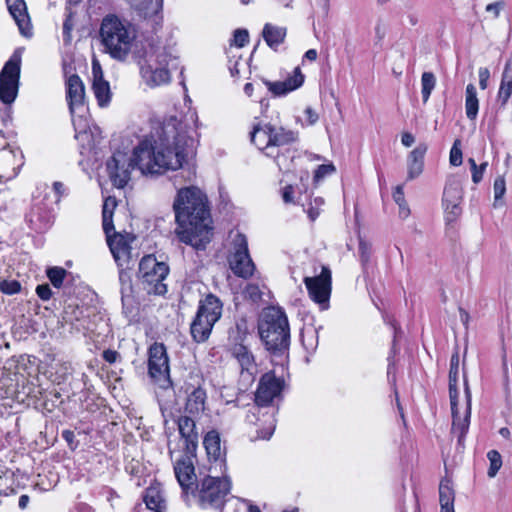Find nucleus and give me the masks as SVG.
Returning a JSON list of instances; mask_svg holds the SVG:
<instances>
[{"instance_id": "obj_48", "label": "nucleus", "mask_w": 512, "mask_h": 512, "mask_svg": "<svg viewBox=\"0 0 512 512\" xmlns=\"http://www.w3.org/2000/svg\"><path fill=\"white\" fill-rule=\"evenodd\" d=\"M372 252L371 244L364 239H359V255L360 260L363 266H366L369 263L370 256Z\"/></svg>"}, {"instance_id": "obj_31", "label": "nucleus", "mask_w": 512, "mask_h": 512, "mask_svg": "<svg viewBox=\"0 0 512 512\" xmlns=\"http://www.w3.org/2000/svg\"><path fill=\"white\" fill-rule=\"evenodd\" d=\"M262 35L267 45L272 49H276L284 42L286 29L267 23L263 28Z\"/></svg>"}, {"instance_id": "obj_25", "label": "nucleus", "mask_w": 512, "mask_h": 512, "mask_svg": "<svg viewBox=\"0 0 512 512\" xmlns=\"http://www.w3.org/2000/svg\"><path fill=\"white\" fill-rule=\"evenodd\" d=\"M223 304L221 300L214 294H208L199 302L196 315L205 320L217 322L222 315Z\"/></svg>"}, {"instance_id": "obj_46", "label": "nucleus", "mask_w": 512, "mask_h": 512, "mask_svg": "<svg viewBox=\"0 0 512 512\" xmlns=\"http://www.w3.org/2000/svg\"><path fill=\"white\" fill-rule=\"evenodd\" d=\"M244 297L253 303H258L262 299V291L256 284H248L244 289Z\"/></svg>"}, {"instance_id": "obj_19", "label": "nucleus", "mask_w": 512, "mask_h": 512, "mask_svg": "<svg viewBox=\"0 0 512 512\" xmlns=\"http://www.w3.org/2000/svg\"><path fill=\"white\" fill-rule=\"evenodd\" d=\"M203 445L209 461H213L215 466H219L221 472L225 471V451L221 447L220 434L216 430L207 432L203 439ZM213 468L216 469L211 466L209 470L212 471Z\"/></svg>"}, {"instance_id": "obj_45", "label": "nucleus", "mask_w": 512, "mask_h": 512, "mask_svg": "<svg viewBox=\"0 0 512 512\" xmlns=\"http://www.w3.org/2000/svg\"><path fill=\"white\" fill-rule=\"evenodd\" d=\"M21 290V284L17 280L0 281V291L7 295H14Z\"/></svg>"}, {"instance_id": "obj_47", "label": "nucleus", "mask_w": 512, "mask_h": 512, "mask_svg": "<svg viewBox=\"0 0 512 512\" xmlns=\"http://www.w3.org/2000/svg\"><path fill=\"white\" fill-rule=\"evenodd\" d=\"M449 161L453 166H460L462 164L461 141L459 139H456L453 143L450 151Z\"/></svg>"}, {"instance_id": "obj_40", "label": "nucleus", "mask_w": 512, "mask_h": 512, "mask_svg": "<svg viewBox=\"0 0 512 512\" xmlns=\"http://www.w3.org/2000/svg\"><path fill=\"white\" fill-rule=\"evenodd\" d=\"M462 199L461 190L455 185L445 187L443 193V205L460 204Z\"/></svg>"}, {"instance_id": "obj_54", "label": "nucleus", "mask_w": 512, "mask_h": 512, "mask_svg": "<svg viewBox=\"0 0 512 512\" xmlns=\"http://www.w3.org/2000/svg\"><path fill=\"white\" fill-rule=\"evenodd\" d=\"M504 1H497L494 3H490L486 6V11L493 15V18L496 19L499 17L501 10L504 8Z\"/></svg>"}, {"instance_id": "obj_62", "label": "nucleus", "mask_w": 512, "mask_h": 512, "mask_svg": "<svg viewBox=\"0 0 512 512\" xmlns=\"http://www.w3.org/2000/svg\"><path fill=\"white\" fill-rule=\"evenodd\" d=\"M305 114L307 115V119L310 124H314L317 122L318 114L311 107H307L305 109Z\"/></svg>"}, {"instance_id": "obj_64", "label": "nucleus", "mask_w": 512, "mask_h": 512, "mask_svg": "<svg viewBox=\"0 0 512 512\" xmlns=\"http://www.w3.org/2000/svg\"><path fill=\"white\" fill-rule=\"evenodd\" d=\"M459 314H460V319H461L462 323L464 325H467L468 321H469V314H468V312L460 307L459 308Z\"/></svg>"}, {"instance_id": "obj_3", "label": "nucleus", "mask_w": 512, "mask_h": 512, "mask_svg": "<svg viewBox=\"0 0 512 512\" xmlns=\"http://www.w3.org/2000/svg\"><path fill=\"white\" fill-rule=\"evenodd\" d=\"M284 382L277 378L273 372H267L261 376L255 393V403L249 408L246 422L254 431L249 435L252 441L269 439L275 430L274 411L265 410L278 398L283 389Z\"/></svg>"}, {"instance_id": "obj_50", "label": "nucleus", "mask_w": 512, "mask_h": 512, "mask_svg": "<svg viewBox=\"0 0 512 512\" xmlns=\"http://www.w3.org/2000/svg\"><path fill=\"white\" fill-rule=\"evenodd\" d=\"M445 210V219L448 223L454 222L461 214L460 204L443 205Z\"/></svg>"}, {"instance_id": "obj_56", "label": "nucleus", "mask_w": 512, "mask_h": 512, "mask_svg": "<svg viewBox=\"0 0 512 512\" xmlns=\"http://www.w3.org/2000/svg\"><path fill=\"white\" fill-rule=\"evenodd\" d=\"M490 77V72L487 68L479 69V85L482 90L487 88V82Z\"/></svg>"}, {"instance_id": "obj_7", "label": "nucleus", "mask_w": 512, "mask_h": 512, "mask_svg": "<svg viewBox=\"0 0 512 512\" xmlns=\"http://www.w3.org/2000/svg\"><path fill=\"white\" fill-rule=\"evenodd\" d=\"M170 55L162 46L149 44L143 55L139 56L138 64L142 77L150 85L165 84L170 80L168 70Z\"/></svg>"}, {"instance_id": "obj_39", "label": "nucleus", "mask_w": 512, "mask_h": 512, "mask_svg": "<svg viewBox=\"0 0 512 512\" xmlns=\"http://www.w3.org/2000/svg\"><path fill=\"white\" fill-rule=\"evenodd\" d=\"M253 507L244 500L232 498L225 503L223 512H250Z\"/></svg>"}, {"instance_id": "obj_22", "label": "nucleus", "mask_w": 512, "mask_h": 512, "mask_svg": "<svg viewBox=\"0 0 512 512\" xmlns=\"http://www.w3.org/2000/svg\"><path fill=\"white\" fill-rule=\"evenodd\" d=\"M303 82L304 75L302 74L299 67H296L293 70V74L290 77H288L285 81L272 82L269 80H263L265 86L274 96L286 95L287 93L294 91L300 86H302Z\"/></svg>"}, {"instance_id": "obj_1", "label": "nucleus", "mask_w": 512, "mask_h": 512, "mask_svg": "<svg viewBox=\"0 0 512 512\" xmlns=\"http://www.w3.org/2000/svg\"><path fill=\"white\" fill-rule=\"evenodd\" d=\"M163 138L152 145L142 141L134 148L133 155L116 151L107 161L109 178L117 188H123L130 180L131 171L138 168L143 175L162 174L177 170L194 153L195 140L188 135L186 126L176 117H171L163 125Z\"/></svg>"}, {"instance_id": "obj_38", "label": "nucleus", "mask_w": 512, "mask_h": 512, "mask_svg": "<svg viewBox=\"0 0 512 512\" xmlns=\"http://www.w3.org/2000/svg\"><path fill=\"white\" fill-rule=\"evenodd\" d=\"M119 282L122 299L131 296L133 292L132 278L127 267H121L119 271Z\"/></svg>"}, {"instance_id": "obj_59", "label": "nucleus", "mask_w": 512, "mask_h": 512, "mask_svg": "<svg viewBox=\"0 0 512 512\" xmlns=\"http://www.w3.org/2000/svg\"><path fill=\"white\" fill-rule=\"evenodd\" d=\"M92 72H93V80H104L103 72L101 66L97 60H93L92 62Z\"/></svg>"}, {"instance_id": "obj_43", "label": "nucleus", "mask_w": 512, "mask_h": 512, "mask_svg": "<svg viewBox=\"0 0 512 512\" xmlns=\"http://www.w3.org/2000/svg\"><path fill=\"white\" fill-rule=\"evenodd\" d=\"M468 164L470 165L472 172V181L475 184H478L483 178V174L488 166V163L484 162L480 166H478L473 158H469Z\"/></svg>"}, {"instance_id": "obj_63", "label": "nucleus", "mask_w": 512, "mask_h": 512, "mask_svg": "<svg viewBox=\"0 0 512 512\" xmlns=\"http://www.w3.org/2000/svg\"><path fill=\"white\" fill-rule=\"evenodd\" d=\"M317 51L315 49H309L304 54V58L309 61H315L317 59Z\"/></svg>"}, {"instance_id": "obj_16", "label": "nucleus", "mask_w": 512, "mask_h": 512, "mask_svg": "<svg viewBox=\"0 0 512 512\" xmlns=\"http://www.w3.org/2000/svg\"><path fill=\"white\" fill-rule=\"evenodd\" d=\"M271 138H272V125L265 124L264 126L255 125L251 132V141L262 151L265 152L266 156L275 159L280 170H289L291 168V161L294 155L288 157H282L271 151Z\"/></svg>"}, {"instance_id": "obj_13", "label": "nucleus", "mask_w": 512, "mask_h": 512, "mask_svg": "<svg viewBox=\"0 0 512 512\" xmlns=\"http://www.w3.org/2000/svg\"><path fill=\"white\" fill-rule=\"evenodd\" d=\"M196 457V453H187L181 451L176 453L172 459L174 462V472L177 481L182 488V495L187 504H190V493L197 485L196 474L194 468L193 459Z\"/></svg>"}, {"instance_id": "obj_60", "label": "nucleus", "mask_w": 512, "mask_h": 512, "mask_svg": "<svg viewBox=\"0 0 512 512\" xmlns=\"http://www.w3.org/2000/svg\"><path fill=\"white\" fill-rule=\"evenodd\" d=\"M293 187L291 185H287L283 189L282 198L285 203L293 202Z\"/></svg>"}, {"instance_id": "obj_18", "label": "nucleus", "mask_w": 512, "mask_h": 512, "mask_svg": "<svg viewBox=\"0 0 512 512\" xmlns=\"http://www.w3.org/2000/svg\"><path fill=\"white\" fill-rule=\"evenodd\" d=\"M0 144V179L9 180L18 174L23 165V155L18 148H12L3 136H0Z\"/></svg>"}, {"instance_id": "obj_51", "label": "nucleus", "mask_w": 512, "mask_h": 512, "mask_svg": "<svg viewBox=\"0 0 512 512\" xmlns=\"http://www.w3.org/2000/svg\"><path fill=\"white\" fill-rule=\"evenodd\" d=\"M249 40V33L246 29H236L233 35V43L239 47H244Z\"/></svg>"}, {"instance_id": "obj_26", "label": "nucleus", "mask_w": 512, "mask_h": 512, "mask_svg": "<svg viewBox=\"0 0 512 512\" xmlns=\"http://www.w3.org/2000/svg\"><path fill=\"white\" fill-rule=\"evenodd\" d=\"M45 209L34 205L27 215V220L30 223L32 229L35 231L46 230L51 223V213L49 211V203L45 202Z\"/></svg>"}, {"instance_id": "obj_21", "label": "nucleus", "mask_w": 512, "mask_h": 512, "mask_svg": "<svg viewBox=\"0 0 512 512\" xmlns=\"http://www.w3.org/2000/svg\"><path fill=\"white\" fill-rule=\"evenodd\" d=\"M231 354L241 368V375L244 377L245 374H247L248 379L252 381L254 379V375L257 373V364L253 353L247 346L243 344H235L231 348Z\"/></svg>"}, {"instance_id": "obj_32", "label": "nucleus", "mask_w": 512, "mask_h": 512, "mask_svg": "<svg viewBox=\"0 0 512 512\" xmlns=\"http://www.w3.org/2000/svg\"><path fill=\"white\" fill-rule=\"evenodd\" d=\"M455 492L452 481L448 478L441 480L439 485V501L441 509H454Z\"/></svg>"}, {"instance_id": "obj_36", "label": "nucleus", "mask_w": 512, "mask_h": 512, "mask_svg": "<svg viewBox=\"0 0 512 512\" xmlns=\"http://www.w3.org/2000/svg\"><path fill=\"white\" fill-rule=\"evenodd\" d=\"M393 199L399 207V217L406 219L410 215V209L404 196L403 185H398L393 192Z\"/></svg>"}, {"instance_id": "obj_33", "label": "nucleus", "mask_w": 512, "mask_h": 512, "mask_svg": "<svg viewBox=\"0 0 512 512\" xmlns=\"http://www.w3.org/2000/svg\"><path fill=\"white\" fill-rule=\"evenodd\" d=\"M479 110V101L477 98L476 87L473 84H468L466 87L465 95V112L466 116L470 120H474L477 117Z\"/></svg>"}, {"instance_id": "obj_29", "label": "nucleus", "mask_w": 512, "mask_h": 512, "mask_svg": "<svg viewBox=\"0 0 512 512\" xmlns=\"http://www.w3.org/2000/svg\"><path fill=\"white\" fill-rule=\"evenodd\" d=\"M206 392L204 389L198 387L194 389L188 396L184 415H189L196 418L205 409Z\"/></svg>"}, {"instance_id": "obj_6", "label": "nucleus", "mask_w": 512, "mask_h": 512, "mask_svg": "<svg viewBox=\"0 0 512 512\" xmlns=\"http://www.w3.org/2000/svg\"><path fill=\"white\" fill-rule=\"evenodd\" d=\"M459 362L460 357L458 352H455L450 359L449 369V398L452 412V433L458 438V442L461 443L468 431L471 416V391L468 385V380L464 375V386H465V399L466 406L464 409L463 416L460 415L458 410V379H459Z\"/></svg>"}, {"instance_id": "obj_49", "label": "nucleus", "mask_w": 512, "mask_h": 512, "mask_svg": "<svg viewBox=\"0 0 512 512\" xmlns=\"http://www.w3.org/2000/svg\"><path fill=\"white\" fill-rule=\"evenodd\" d=\"M336 170L335 166L332 163L322 164L318 166L314 173V181L318 182L322 180L324 177L331 175Z\"/></svg>"}, {"instance_id": "obj_8", "label": "nucleus", "mask_w": 512, "mask_h": 512, "mask_svg": "<svg viewBox=\"0 0 512 512\" xmlns=\"http://www.w3.org/2000/svg\"><path fill=\"white\" fill-rule=\"evenodd\" d=\"M230 490L231 481L227 476L207 475L192 490L190 500L194 499L202 508H218Z\"/></svg>"}, {"instance_id": "obj_11", "label": "nucleus", "mask_w": 512, "mask_h": 512, "mask_svg": "<svg viewBox=\"0 0 512 512\" xmlns=\"http://www.w3.org/2000/svg\"><path fill=\"white\" fill-rule=\"evenodd\" d=\"M232 243L233 252L228 257L229 267L236 276L248 279L254 274L256 267L248 251L247 238L244 234L237 233Z\"/></svg>"}, {"instance_id": "obj_44", "label": "nucleus", "mask_w": 512, "mask_h": 512, "mask_svg": "<svg viewBox=\"0 0 512 512\" xmlns=\"http://www.w3.org/2000/svg\"><path fill=\"white\" fill-rule=\"evenodd\" d=\"M494 190V207L498 206L499 200L502 199L506 192V183L503 176H498L493 185Z\"/></svg>"}, {"instance_id": "obj_5", "label": "nucleus", "mask_w": 512, "mask_h": 512, "mask_svg": "<svg viewBox=\"0 0 512 512\" xmlns=\"http://www.w3.org/2000/svg\"><path fill=\"white\" fill-rule=\"evenodd\" d=\"M261 340L266 349L273 353H283L290 344L288 318L280 307L271 306L264 309L258 324Z\"/></svg>"}, {"instance_id": "obj_27", "label": "nucleus", "mask_w": 512, "mask_h": 512, "mask_svg": "<svg viewBox=\"0 0 512 512\" xmlns=\"http://www.w3.org/2000/svg\"><path fill=\"white\" fill-rule=\"evenodd\" d=\"M146 508L154 512H166V500L159 485H151L145 490L143 497Z\"/></svg>"}, {"instance_id": "obj_34", "label": "nucleus", "mask_w": 512, "mask_h": 512, "mask_svg": "<svg viewBox=\"0 0 512 512\" xmlns=\"http://www.w3.org/2000/svg\"><path fill=\"white\" fill-rule=\"evenodd\" d=\"M92 89L99 106H107L111 100L109 83L105 80H93Z\"/></svg>"}, {"instance_id": "obj_61", "label": "nucleus", "mask_w": 512, "mask_h": 512, "mask_svg": "<svg viewBox=\"0 0 512 512\" xmlns=\"http://www.w3.org/2000/svg\"><path fill=\"white\" fill-rule=\"evenodd\" d=\"M401 142L404 146L410 147L415 142V138L411 133L405 132L402 134Z\"/></svg>"}, {"instance_id": "obj_57", "label": "nucleus", "mask_w": 512, "mask_h": 512, "mask_svg": "<svg viewBox=\"0 0 512 512\" xmlns=\"http://www.w3.org/2000/svg\"><path fill=\"white\" fill-rule=\"evenodd\" d=\"M102 356L103 359L110 364L115 363L117 359L120 358V354L117 351L110 349L104 350Z\"/></svg>"}, {"instance_id": "obj_30", "label": "nucleus", "mask_w": 512, "mask_h": 512, "mask_svg": "<svg viewBox=\"0 0 512 512\" xmlns=\"http://www.w3.org/2000/svg\"><path fill=\"white\" fill-rule=\"evenodd\" d=\"M214 325L215 322L205 320V318L196 315L190 326L193 339L198 343L205 342L209 338Z\"/></svg>"}, {"instance_id": "obj_17", "label": "nucleus", "mask_w": 512, "mask_h": 512, "mask_svg": "<svg viewBox=\"0 0 512 512\" xmlns=\"http://www.w3.org/2000/svg\"><path fill=\"white\" fill-rule=\"evenodd\" d=\"M304 283L310 298L319 304H326L331 293V271L328 267L322 266L318 276L304 277Z\"/></svg>"}, {"instance_id": "obj_35", "label": "nucleus", "mask_w": 512, "mask_h": 512, "mask_svg": "<svg viewBox=\"0 0 512 512\" xmlns=\"http://www.w3.org/2000/svg\"><path fill=\"white\" fill-rule=\"evenodd\" d=\"M117 205L116 199L114 197H107L104 200L103 210H102V225L105 233H108V230H114V225L112 221L113 210Z\"/></svg>"}, {"instance_id": "obj_28", "label": "nucleus", "mask_w": 512, "mask_h": 512, "mask_svg": "<svg viewBox=\"0 0 512 512\" xmlns=\"http://www.w3.org/2000/svg\"><path fill=\"white\" fill-rule=\"evenodd\" d=\"M427 145L419 144L408 156V180L417 178L423 171Z\"/></svg>"}, {"instance_id": "obj_55", "label": "nucleus", "mask_w": 512, "mask_h": 512, "mask_svg": "<svg viewBox=\"0 0 512 512\" xmlns=\"http://www.w3.org/2000/svg\"><path fill=\"white\" fill-rule=\"evenodd\" d=\"M36 293L38 297L43 301L49 300L52 296V291L48 284L38 285L36 288Z\"/></svg>"}, {"instance_id": "obj_42", "label": "nucleus", "mask_w": 512, "mask_h": 512, "mask_svg": "<svg viewBox=\"0 0 512 512\" xmlns=\"http://www.w3.org/2000/svg\"><path fill=\"white\" fill-rule=\"evenodd\" d=\"M67 271L62 267H51L47 270V277L55 288H60L63 284Z\"/></svg>"}, {"instance_id": "obj_52", "label": "nucleus", "mask_w": 512, "mask_h": 512, "mask_svg": "<svg viewBox=\"0 0 512 512\" xmlns=\"http://www.w3.org/2000/svg\"><path fill=\"white\" fill-rule=\"evenodd\" d=\"M512 94V82L501 81L500 88L498 91V98L502 101V104H506Z\"/></svg>"}, {"instance_id": "obj_24", "label": "nucleus", "mask_w": 512, "mask_h": 512, "mask_svg": "<svg viewBox=\"0 0 512 512\" xmlns=\"http://www.w3.org/2000/svg\"><path fill=\"white\" fill-rule=\"evenodd\" d=\"M66 94L69 109L71 113L82 107L85 98V89L80 77L76 74L71 75L66 81Z\"/></svg>"}, {"instance_id": "obj_58", "label": "nucleus", "mask_w": 512, "mask_h": 512, "mask_svg": "<svg viewBox=\"0 0 512 512\" xmlns=\"http://www.w3.org/2000/svg\"><path fill=\"white\" fill-rule=\"evenodd\" d=\"M73 29V23L71 17L68 16L63 23V34L65 41L69 42L71 40V31Z\"/></svg>"}, {"instance_id": "obj_4", "label": "nucleus", "mask_w": 512, "mask_h": 512, "mask_svg": "<svg viewBox=\"0 0 512 512\" xmlns=\"http://www.w3.org/2000/svg\"><path fill=\"white\" fill-rule=\"evenodd\" d=\"M135 37L132 26L116 15L109 14L102 19L99 38L104 48L103 51L109 54L111 58L125 61L131 51Z\"/></svg>"}, {"instance_id": "obj_20", "label": "nucleus", "mask_w": 512, "mask_h": 512, "mask_svg": "<svg viewBox=\"0 0 512 512\" xmlns=\"http://www.w3.org/2000/svg\"><path fill=\"white\" fill-rule=\"evenodd\" d=\"M271 140V151H274L275 154L278 152V155L282 157H287L286 154H291V150L287 146L298 140V133L293 130L272 125Z\"/></svg>"}, {"instance_id": "obj_15", "label": "nucleus", "mask_w": 512, "mask_h": 512, "mask_svg": "<svg viewBox=\"0 0 512 512\" xmlns=\"http://www.w3.org/2000/svg\"><path fill=\"white\" fill-rule=\"evenodd\" d=\"M105 234L110 251L118 266L129 268L132 261L131 244L136 239L135 235L126 231L116 232L115 230H108V233Z\"/></svg>"}, {"instance_id": "obj_23", "label": "nucleus", "mask_w": 512, "mask_h": 512, "mask_svg": "<svg viewBox=\"0 0 512 512\" xmlns=\"http://www.w3.org/2000/svg\"><path fill=\"white\" fill-rule=\"evenodd\" d=\"M8 10L23 36H31V23L24 0H6Z\"/></svg>"}, {"instance_id": "obj_53", "label": "nucleus", "mask_w": 512, "mask_h": 512, "mask_svg": "<svg viewBox=\"0 0 512 512\" xmlns=\"http://www.w3.org/2000/svg\"><path fill=\"white\" fill-rule=\"evenodd\" d=\"M52 190L54 192L53 199L49 201L48 203L51 204H58L60 202L61 197L65 193V187L62 182L55 181L52 186Z\"/></svg>"}, {"instance_id": "obj_9", "label": "nucleus", "mask_w": 512, "mask_h": 512, "mask_svg": "<svg viewBox=\"0 0 512 512\" xmlns=\"http://www.w3.org/2000/svg\"><path fill=\"white\" fill-rule=\"evenodd\" d=\"M168 274V265L159 262L153 255L144 256L139 263V278L148 294L164 295L167 286L163 281Z\"/></svg>"}, {"instance_id": "obj_41", "label": "nucleus", "mask_w": 512, "mask_h": 512, "mask_svg": "<svg viewBox=\"0 0 512 512\" xmlns=\"http://www.w3.org/2000/svg\"><path fill=\"white\" fill-rule=\"evenodd\" d=\"M487 458L489 460V469L487 471V475L490 478L496 476L500 468L502 467V457L501 454L497 450H490L487 453Z\"/></svg>"}, {"instance_id": "obj_37", "label": "nucleus", "mask_w": 512, "mask_h": 512, "mask_svg": "<svg viewBox=\"0 0 512 512\" xmlns=\"http://www.w3.org/2000/svg\"><path fill=\"white\" fill-rule=\"evenodd\" d=\"M436 77L432 72H424L421 76V94L423 102L426 103L435 88Z\"/></svg>"}, {"instance_id": "obj_14", "label": "nucleus", "mask_w": 512, "mask_h": 512, "mask_svg": "<svg viewBox=\"0 0 512 512\" xmlns=\"http://www.w3.org/2000/svg\"><path fill=\"white\" fill-rule=\"evenodd\" d=\"M148 373L161 388L167 389L172 386L169 359L163 344L155 343L150 347Z\"/></svg>"}, {"instance_id": "obj_2", "label": "nucleus", "mask_w": 512, "mask_h": 512, "mask_svg": "<svg viewBox=\"0 0 512 512\" xmlns=\"http://www.w3.org/2000/svg\"><path fill=\"white\" fill-rule=\"evenodd\" d=\"M179 240L196 249H203L210 241V213L205 194L190 186L178 191L173 202Z\"/></svg>"}, {"instance_id": "obj_10", "label": "nucleus", "mask_w": 512, "mask_h": 512, "mask_svg": "<svg viewBox=\"0 0 512 512\" xmlns=\"http://www.w3.org/2000/svg\"><path fill=\"white\" fill-rule=\"evenodd\" d=\"M177 427L179 432V441H168V452L171 459L176 453L186 451L187 453H196L199 433L196 427V418L189 415H181L177 419Z\"/></svg>"}, {"instance_id": "obj_12", "label": "nucleus", "mask_w": 512, "mask_h": 512, "mask_svg": "<svg viewBox=\"0 0 512 512\" xmlns=\"http://www.w3.org/2000/svg\"><path fill=\"white\" fill-rule=\"evenodd\" d=\"M21 57L14 53L0 72V100L4 104L15 101L18 93Z\"/></svg>"}]
</instances>
